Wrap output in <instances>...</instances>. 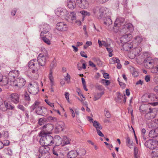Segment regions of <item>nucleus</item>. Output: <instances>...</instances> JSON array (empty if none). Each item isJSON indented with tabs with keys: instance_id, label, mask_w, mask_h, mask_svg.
Segmentation results:
<instances>
[{
	"instance_id": "nucleus-2",
	"label": "nucleus",
	"mask_w": 158,
	"mask_h": 158,
	"mask_svg": "<svg viewBox=\"0 0 158 158\" xmlns=\"http://www.w3.org/2000/svg\"><path fill=\"white\" fill-rule=\"evenodd\" d=\"M41 137L40 138V144L43 146L52 145L54 144V138L49 135V132H46L44 131H42L40 134Z\"/></svg>"
},
{
	"instance_id": "nucleus-34",
	"label": "nucleus",
	"mask_w": 158,
	"mask_h": 158,
	"mask_svg": "<svg viewBox=\"0 0 158 158\" xmlns=\"http://www.w3.org/2000/svg\"><path fill=\"white\" fill-rule=\"evenodd\" d=\"M149 96L148 94H144L141 98V100L143 102H148L149 103Z\"/></svg>"
},
{
	"instance_id": "nucleus-12",
	"label": "nucleus",
	"mask_w": 158,
	"mask_h": 158,
	"mask_svg": "<svg viewBox=\"0 0 158 158\" xmlns=\"http://www.w3.org/2000/svg\"><path fill=\"white\" fill-rule=\"evenodd\" d=\"M149 96V103L152 105L155 106L158 105V102H152V101L158 100V97L153 93L148 94Z\"/></svg>"
},
{
	"instance_id": "nucleus-7",
	"label": "nucleus",
	"mask_w": 158,
	"mask_h": 158,
	"mask_svg": "<svg viewBox=\"0 0 158 158\" xmlns=\"http://www.w3.org/2000/svg\"><path fill=\"white\" fill-rule=\"evenodd\" d=\"M134 28L132 24L130 23H127L123 26L120 31V34L123 35L127 32H131L133 31Z\"/></svg>"
},
{
	"instance_id": "nucleus-59",
	"label": "nucleus",
	"mask_w": 158,
	"mask_h": 158,
	"mask_svg": "<svg viewBox=\"0 0 158 158\" xmlns=\"http://www.w3.org/2000/svg\"><path fill=\"white\" fill-rule=\"evenodd\" d=\"M97 132L98 135L101 137H104V135L99 130H97Z\"/></svg>"
},
{
	"instance_id": "nucleus-16",
	"label": "nucleus",
	"mask_w": 158,
	"mask_h": 158,
	"mask_svg": "<svg viewBox=\"0 0 158 158\" xmlns=\"http://www.w3.org/2000/svg\"><path fill=\"white\" fill-rule=\"evenodd\" d=\"M56 29L60 31H65L67 30L68 27L67 25L63 22L58 23L56 25Z\"/></svg>"
},
{
	"instance_id": "nucleus-54",
	"label": "nucleus",
	"mask_w": 158,
	"mask_h": 158,
	"mask_svg": "<svg viewBox=\"0 0 158 158\" xmlns=\"http://www.w3.org/2000/svg\"><path fill=\"white\" fill-rule=\"evenodd\" d=\"M4 146H7L10 143V142L8 140H4L3 142H2Z\"/></svg>"
},
{
	"instance_id": "nucleus-38",
	"label": "nucleus",
	"mask_w": 158,
	"mask_h": 158,
	"mask_svg": "<svg viewBox=\"0 0 158 158\" xmlns=\"http://www.w3.org/2000/svg\"><path fill=\"white\" fill-rule=\"evenodd\" d=\"M110 62L113 64L117 63L120 62V60L117 57H113L111 59Z\"/></svg>"
},
{
	"instance_id": "nucleus-25",
	"label": "nucleus",
	"mask_w": 158,
	"mask_h": 158,
	"mask_svg": "<svg viewBox=\"0 0 158 158\" xmlns=\"http://www.w3.org/2000/svg\"><path fill=\"white\" fill-rule=\"evenodd\" d=\"M63 141L62 138L60 137L58 135H56L54 138V143H55V146H57L59 147L60 145Z\"/></svg>"
},
{
	"instance_id": "nucleus-45",
	"label": "nucleus",
	"mask_w": 158,
	"mask_h": 158,
	"mask_svg": "<svg viewBox=\"0 0 158 158\" xmlns=\"http://www.w3.org/2000/svg\"><path fill=\"white\" fill-rule=\"evenodd\" d=\"M78 155L81 156H84L86 154V151L84 149H81L79 152H78Z\"/></svg>"
},
{
	"instance_id": "nucleus-35",
	"label": "nucleus",
	"mask_w": 158,
	"mask_h": 158,
	"mask_svg": "<svg viewBox=\"0 0 158 158\" xmlns=\"http://www.w3.org/2000/svg\"><path fill=\"white\" fill-rule=\"evenodd\" d=\"M134 152L135 158H140L139 154L138 152V150L137 148H134Z\"/></svg>"
},
{
	"instance_id": "nucleus-37",
	"label": "nucleus",
	"mask_w": 158,
	"mask_h": 158,
	"mask_svg": "<svg viewBox=\"0 0 158 158\" xmlns=\"http://www.w3.org/2000/svg\"><path fill=\"white\" fill-rule=\"evenodd\" d=\"M103 94V92L97 93L96 94L94 95V101H96L99 98H100L102 96V95Z\"/></svg>"
},
{
	"instance_id": "nucleus-24",
	"label": "nucleus",
	"mask_w": 158,
	"mask_h": 158,
	"mask_svg": "<svg viewBox=\"0 0 158 158\" xmlns=\"http://www.w3.org/2000/svg\"><path fill=\"white\" fill-rule=\"evenodd\" d=\"M123 44L122 48L124 51H129L133 47V44L132 42L126 43Z\"/></svg>"
},
{
	"instance_id": "nucleus-19",
	"label": "nucleus",
	"mask_w": 158,
	"mask_h": 158,
	"mask_svg": "<svg viewBox=\"0 0 158 158\" xmlns=\"http://www.w3.org/2000/svg\"><path fill=\"white\" fill-rule=\"evenodd\" d=\"M144 63L147 68H152L154 65V60L151 57H148L145 59Z\"/></svg>"
},
{
	"instance_id": "nucleus-55",
	"label": "nucleus",
	"mask_w": 158,
	"mask_h": 158,
	"mask_svg": "<svg viewBox=\"0 0 158 158\" xmlns=\"http://www.w3.org/2000/svg\"><path fill=\"white\" fill-rule=\"evenodd\" d=\"M18 108L21 110L22 111H24L25 110V108L24 107L21 105H18L17 106Z\"/></svg>"
},
{
	"instance_id": "nucleus-22",
	"label": "nucleus",
	"mask_w": 158,
	"mask_h": 158,
	"mask_svg": "<svg viewBox=\"0 0 158 158\" xmlns=\"http://www.w3.org/2000/svg\"><path fill=\"white\" fill-rule=\"evenodd\" d=\"M47 109L44 107L40 106L37 108L35 110L36 114L39 115L44 116L46 114Z\"/></svg>"
},
{
	"instance_id": "nucleus-57",
	"label": "nucleus",
	"mask_w": 158,
	"mask_h": 158,
	"mask_svg": "<svg viewBox=\"0 0 158 158\" xmlns=\"http://www.w3.org/2000/svg\"><path fill=\"white\" fill-rule=\"evenodd\" d=\"M44 122L43 118H41L39 119L38 123L40 125H42Z\"/></svg>"
},
{
	"instance_id": "nucleus-49",
	"label": "nucleus",
	"mask_w": 158,
	"mask_h": 158,
	"mask_svg": "<svg viewBox=\"0 0 158 158\" xmlns=\"http://www.w3.org/2000/svg\"><path fill=\"white\" fill-rule=\"evenodd\" d=\"M80 13L83 15L85 16H89L90 14L89 12L85 11V10H82L81 11Z\"/></svg>"
},
{
	"instance_id": "nucleus-11",
	"label": "nucleus",
	"mask_w": 158,
	"mask_h": 158,
	"mask_svg": "<svg viewBox=\"0 0 158 158\" xmlns=\"http://www.w3.org/2000/svg\"><path fill=\"white\" fill-rule=\"evenodd\" d=\"M28 90L30 93L36 94L38 93L39 89L38 86L35 84L30 83L28 86Z\"/></svg>"
},
{
	"instance_id": "nucleus-53",
	"label": "nucleus",
	"mask_w": 158,
	"mask_h": 158,
	"mask_svg": "<svg viewBox=\"0 0 158 158\" xmlns=\"http://www.w3.org/2000/svg\"><path fill=\"white\" fill-rule=\"evenodd\" d=\"M45 101L46 102V103L49 106H50L51 107H52L54 106V103H51L49 101H48L47 99H45Z\"/></svg>"
},
{
	"instance_id": "nucleus-36",
	"label": "nucleus",
	"mask_w": 158,
	"mask_h": 158,
	"mask_svg": "<svg viewBox=\"0 0 158 158\" xmlns=\"http://www.w3.org/2000/svg\"><path fill=\"white\" fill-rule=\"evenodd\" d=\"M40 102L35 101L34 103L31 106V108L32 110H34L35 109H36L37 108L39 107Z\"/></svg>"
},
{
	"instance_id": "nucleus-6",
	"label": "nucleus",
	"mask_w": 158,
	"mask_h": 158,
	"mask_svg": "<svg viewBox=\"0 0 158 158\" xmlns=\"http://www.w3.org/2000/svg\"><path fill=\"white\" fill-rule=\"evenodd\" d=\"M49 148L48 146H42L39 149V158H50Z\"/></svg>"
},
{
	"instance_id": "nucleus-14",
	"label": "nucleus",
	"mask_w": 158,
	"mask_h": 158,
	"mask_svg": "<svg viewBox=\"0 0 158 158\" xmlns=\"http://www.w3.org/2000/svg\"><path fill=\"white\" fill-rule=\"evenodd\" d=\"M124 21V19L123 18H117L114 23V27H113V30L116 32L118 31V29H116L115 27H120L122 24L123 23Z\"/></svg>"
},
{
	"instance_id": "nucleus-61",
	"label": "nucleus",
	"mask_w": 158,
	"mask_h": 158,
	"mask_svg": "<svg viewBox=\"0 0 158 158\" xmlns=\"http://www.w3.org/2000/svg\"><path fill=\"white\" fill-rule=\"evenodd\" d=\"M80 55L81 56L85 57L87 58V56L86 54H85V53L84 51H81L80 52Z\"/></svg>"
},
{
	"instance_id": "nucleus-44",
	"label": "nucleus",
	"mask_w": 158,
	"mask_h": 158,
	"mask_svg": "<svg viewBox=\"0 0 158 158\" xmlns=\"http://www.w3.org/2000/svg\"><path fill=\"white\" fill-rule=\"evenodd\" d=\"M141 51V48L140 47H138L134 49L135 54H138Z\"/></svg>"
},
{
	"instance_id": "nucleus-47",
	"label": "nucleus",
	"mask_w": 158,
	"mask_h": 158,
	"mask_svg": "<svg viewBox=\"0 0 158 158\" xmlns=\"http://www.w3.org/2000/svg\"><path fill=\"white\" fill-rule=\"evenodd\" d=\"M104 111L106 117L107 118H110V114L108 110L106 108H105Z\"/></svg>"
},
{
	"instance_id": "nucleus-31",
	"label": "nucleus",
	"mask_w": 158,
	"mask_h": 158,
	"mask_svg": "<svg viewBox=\"0 0 158 158\" xmlns=\"http://www.w3.org/2000/svg\"><path fill=\"white\" fill-rule=\"evenodd\" d=\"M93 126L97 130L99 129L101 130L102 128V127L101 125L96 121L94 122Z\"/></svg>"
},
{
	"instance_id": "nucleus-13",
	"label": "nucleus",
	"mask_w": 158,
	"mask_h": 158,
	"mask_svg": "<svg viewBox=\"0 0 158 158\" xmlns=\"http://www.w3.org/2000/svg\"><path fill=\"white\" fill-rule=\"evenodd\" d=\"M157 141L153 139H149L146 141L145 145L150 149H153L156 146Z\"/></svg>"
},
{
	"instance_id": "nucleus-15",
	"label": "nucleus",
	"mask_w": 158,
	"mask_h": 158,
	"mask_svg": "<svg viewBox=\"0 0 158 158\" xmlns=\"http://www.w3.org/2000/svg\"><path fill=\"white\" fill-rule=\"evenodd\" d=\"M10 99L11 102L15 104H18L19 102V97L16 93L11 94L10 96Z\"/></svg>"
},
{
	"instance_id": "nucleus-60",
	"label": "nucleus",
	"mask_w": 158,
	"mask_h": 158,
	"mask_svg": "<svg viewBox=\"0 0 158 158\" xmlns=\"http://www.w3.org/2000/svg\"><path fill=\"white\" fill-rule=\"evenodd\" d=\"M145 80L147 82H148L150 81V76L149 75H147L145 76Z\"/></svg>"
},
{
	"instance_id": "nucleus-3",
	"label": "nucleus",
	"mask_w": 158,
	"mask_h": 158,
	"mask_svg": "<svg viewBox=\"0 0 158 158\" xmlns=\"http://www.w3.org/2000/svg\"><path fill=\"white\" fill-rule=\"evenodd\" d=\"M28 66L29 68L31 70V72L33 74H35L36 78H37L38 76V71L40 69V66L38 64L37 60L36 59L31 60L28 63Z\"/></svg>"
},
{
	"instance_id": "nucleus-42",
	"label": "nucleus",
	"mask_w": 158,
	"mask_h": 158,
	"mask_svg": "<svg viewBox=\"0 0 158 158\" xmlns=\"http://www.w3.org/2000/svg\"><path fill=\"white\" fill-rule=\"evenodd\" d=\"M71 139L68 138L66 136H65L64 138V143L66 144H68L70 143Z\"/></svg>"
},
{
	"instance_id": "nucleus-48",
	"label": "nucleus",
	"mask_w": 158,
	"mask_h": 158,
	"mask_svg": "<svg viewBox=\"0 0 158 158\" xmlns=\"http://www.w3.org/2000/svg\"><path fill=\"white\" fill-rule=\"evenodd\" d=\"M48 119L51 122H55L56 121V118L54 117L49 116L48 117Z\"/></svg>"
},
{
	"instance_id": "nucleus-46",
	"label": "nucleus",
	"mask_w": 158,
	"mask_h": 158,
	"mask_svg": "<svg viewBox=\"0 0 158 158\" xmlns=\"http://www.w3.org/2000/svg\"><path fill=\"white\" fill-rule=\"evenodd\" d=\"M56 60H53L51 62L50 65V69H53L56 66Z\"/></svg>"
},
{
	"instance_id": "nucleus-33",
	"label": "nucleus",
	"mask_w": 158,
	"mask_h": 158,
	"mask_svg": "<svg viewBox=\"0 0 158 158\" xmlns=\"http://www.w3.org/2000/svg\"><path fill=\"white\" fill-rule=\"evenodd\" d=\"M39 27L40 28V29L42 28L44 30H50V26L46 23H44L43 25H40Z\"/></svg>"
},
{
	"instance_id": "nucleus-63",
	"label": "nucleus",
	"mask_w": 158,
	"mask_h": 158,
	"mask_svg": "<svg viewBox=\"0 0 158 158\" xmlns=\"http://www.w3.org/2000/svg\"><path fill=\"white\" fill-rule=\"evenodd\" d=\"M49 30H45L42 31L40 33V36L42 37L43 35V34H46L47 33L49 32Z\"/></svg>"
},
{
	"instance_id": "nucleus-58",
	"label": "nucleus",
	"mask_w": 158,
	"mask_h": 158,
	"mask_svg": "<svg viewBox=\"0 0 158 158\" xmlns=\"http://www.w3.org/2000/svg\"><path fill=\"white\" fill-rule=\"evenodd\" d=\"M106 48L108 52L112 53L113 52V49L112 48L110 47V45L107 46V47Z\"/></svg>"
},
{
	"instance_id": "nucleus-32",
	"label": "nucleus",
	"mask_w": 158,
	"mask_h": 158,
	"mask_svg": "<svg viewBox=\"0 0 158 158\" xmlns=\"http://www.w3.org/2000/svg\"><path fill=\"white\" fill-rule=\"evenodd\" d=\"M125 139L127 146L130 148H131V146H132V145L133 141L131 140L128 136H127Z\"/></svg>"
},
{
	"instance_id": "nucleus-40",
	"label": "nucleus",
	"mask_w": 158,
	"mask_h": 158,
	"mask_svg": "<svg viewBox=\"0 0 158 158\" xmlns=\"http://www.w3.org/2000/svg\"><path fill=\"white\" fill-rule=\"evenodd\" d=\"M70 17L72 20H75L76 19V14L74 12H71L70 15L69 17Z\"/></svg>"
},
{
	"instance_id": "nucleus-18",
	"label": "nucleus",
	"mask_w": 158,
	"mask_h": 158,
	"mask_svg": "<svg viewBox=\"0 0 158 158\" xmlns=\"http://www.w3.org/2000/svg\"><path fill=\"white\" fill-rule=\"evenodd\" d=\"M76 3L79 7L82 9L87 8L89 5L88 2L86 0H76Z\"/></svg>"
},
{
	"instance_id": "nucleus-17",
	"label": "nucleus",
	"mask_w": 158,
	"mask_h": 158,
	"mask_svg": "<svg viewBox=\"0 0 158 158\" xmlns=\"http://www.w3.org/2000/svg\"><path fill=\"white\" fill-rule=\"evenodd\" d=\"M149 136L151 138H155L154 140L157 141L158 144V129H154L150 131L149 133Z\"/></svg>"
},
{
	"instance_id": "nucleus-28",
	"label": "nucleus",
	"mask_w": 158,
	"mask_h": 158,
	"mask_svg": "<svg viewBox=\"0 0 158 158\" xmlns=\"http://www.w3.org/2000/svg\"><path fill=\"white\" fill-rule=\"evenodd\" d=\"M64 124L63 122L60 123L56 125V129L58 131H62L64 128Z\"/></svg>"
},
{
	"instance_id": "nucleus-23",
	"label": "nucleus",
	"mask_w": 158,
	"mask_h": 158,
	"mask_svg": "<svg viewBox=\"0 0 158 158\" xmlns=\"http://www.w3.org/2000/svg\"><path fill=\"white\" fill-rule=\"evenodd\" d=\"M42 40L44 42L48 44H51L50 40H51L52 36L51 34L48 33L47 35H45L42 37H41Z\"/></svg>"
},
{
	"instance_id": "nucleus-64",
	"label": "nucleus",
	"mask_w": 158,
	"mask_h": 158,
	"mask_svg": "<svg viewBox=\"0 0 158 158\" xmlns=\"http://www.w3.org/2000/svg\"><path fill=\"white\" fill-rule=\"evenodd\" d=\"M9 75L10 76L12 77L13 78H15L16 77V76L15 74H13V72L12 71H10L9 74Z\"/></svg>"
},
{
	"instance_id": "nucleus-10",
	"label": "nucleus",
	"mask_w": 158,
	"mask_h": 158,
	"mask_svg": "<svg viewBox=\"0 0 158 158\" xmlns=\"http://www.w3.org/2000/svg\"><path fill=\"white\" fill-rule=\"evenodd\" d=\"M52 152L54 158H64V156L61 153L60 148L59 147L54 146L52 149Z\"/></svg>"
},
{
	"instance_id": "nucleus-21",
	"label": "nucleus",
	"mask_w": 158,
	"mask_h": 158,
	"mask_svg": "<svg viewBox=\"0 0 158 158\" xmlns=\"http://www.w3.org/2000/svg\"><path fill=\"white\" fill-rule=\"evenodd\" d=\"M132 37V35L128 33L126 35H123L120 38V41L122 44L127 43L130 40Z\"/></svg>"
},
{
	"instance_id": "nucleus-9",
	"label": "nucleus",
	"mask_w": 158,
	"mask_h": 158,
	"mask_svg": "<svg viewBox=\"0 0 158 158\" xmlns=\"http://www.w3.org/2000/svg\"><path fill=\"white\" fill-rule=\"evenodd\" d=\"M11 84L13 86H17L20 88L23 87L26 83V81L23 78L19 77L14 80Z\"/></svg>"
},
{
	"instance_id": "nucleus-4",
	"label": "nucleus",
	"mask_w": 158,
	"mask_h": 158,
	"mask_svg": "<svg viewBox=\"0 0 158 158\" xmlns=\"http://www.w3.org/2000/svg\"><path fill=\"white\" fill-rule=\"evenodd\" d=\"M106 8L104 7L99 8L98 7H96L93 9V12L98 19H101L103 17H105L106 15Z\"/></svg>"
},
{
	"instance_id": "nucleus-30",
	"label": "nucleus",
	"mask_w": 158,
	"mask_h": 158,
	"mask_svg": "<svg viewBox=\"0 0 158 158\" xmlns=\"http://www.w3.org/2000/svg\"><path fill=\"white\" fill-rule=\"evenodd\" d=\"M152 152L153 156L152 158H158V148L155 147Z\"/></svg>"
},
{
	"instance_id": "nucleus-39",
	"label": "nucleus",
	"mask_w": 158,
	"mask_h": 158,
	"mask_svg": "<svg viewBox=\"0 0 158 158\" xmlns=\"http://www.w3.org/2000/svg\"><path fill=\"white\" fill-rule=\"evenodd\" d=\"M131 69L133 76L134 77H137L138 75V72L134 69V68L132 67Z\"/></svg>"
},
{
	"instance_id": "nucleus-27",
	"label": "nucleus",
	"mask_w": 158,
	"mask_h": 158,
	"mask_svg": "<svg viewBox=\"0 0 158 158\" xmlns=\"http://www.w3.org/2000/svg\"><path fill=\"white\" fill-rule=\"evenodd\" d=\"M78 155V152L75 150H72L68 153V158H75Z\"/></svg>"
},
{
	"instance_id": "nucleus-1",
	"label": "nucleus",
	"mask_w": 158,
	"mask_h": 158,
	"mask_svg": "<svg viewBox=\"0 0 158 158\" xmlns=\"http://www.w3.org/2000/svg\"><path fill=\"white\" fill-rule=\"evenodd\" d=\"M140 112L145 113V118L147 119L154 118L158 112L157 108H151L147 105H142L139 107Z\"/></svg>"
},
{
	"instance_id": "nucleus-8",
	"label": "nucleus",
	"mask_w": 158,
	"mask_h": 158,
	"mask_svg": "<svg viewBox=\"0 0 158 158\" xmlns=\"http://www.w3.org/2000/svg\"><path fill=\"white\" fill-rule=\"evenodd\" d=\"M48 57V56L46 54L40 53L39 55L37 61L40 66L45 65Z\"/></svg>"
},
{
	"instance_id": "nucleus-52",
	"label": "nucleus",
	"mask_w": 158,
	"mask_h": 158,
	"mask_svg": "<svg viewBox=\"0 0 158 158\" xmlns=\"http://www.w3.org/2000/svg\"><path fill=\"white\" fill-rule=\"evenodd\" d=\"M25 100L27 102H29L30 101V98L29 94H26L24 95Z\"/></svg>"
},
{
	"instance_id": "nucleus-62",
	"label": "nucleus",
	"mask_w": 158,
	"mask_h": 158,
	"mask_svg": "<svg viewBox=\"0 0 158 158\" xmlns=\"http://www.w3.org/2000/svg\"><path fill=\"white\" fill-rule=\"evenodd\" d=\"M108 1L109 0H97V2L101 4L104 3Z\"/></svg>"
},
{
	"instance_id": "nucleus-51",
	"label": "nucleus",
	"mask_w": 158,
	"mask_h": 158,
	"mask_svg": "<svg viewBox=\"0 0 158 158\" xmlns=\"http://www.w3.org/2000/svg\"><path fill=\"white\" fill-rule=\"evenodd\" d=\"M6 81H6L5 82L4 81V79L3 78V76L0 73V82L2 81L4 83V85H5L7 84V83Z\"/></svg>"
},
{
	"instance_id": "nucleus-29",
	"label": "nucleus",
	"mask_w": 158,
	"mask_h": 158,
	"mask_svg": "<svg viewBox=\"0 0 158 158\" xmlns=\"http://www.w3.org/2000/svg\"><path fill=\"white\" fill-rule=\"evenodd\" d=\"M52 125L51 124H47L44 125L43 127V129L44 130L45 129V130L47 131H48L49 133L50 131H51L52 129V128H51L52 127Z\"/></svg>"
},
{
	"instance_id": "nucleus-43",
	"label": "nucleus",
	"mask_w": 158,
	"mask_h": 158,
	"mask_svg": "<svg viewBox=\"0 0 158 158\" xmlns=\"http://www.w3.org/2000/svg\"><path fill=\"white\" fill-rule=\"evenodd\" d=\"M151 72L152 73H158V65L156 67L152 68L151 69Z\"/></svg>"
},
{
	"instance_id": "nucleus-50",
	"label": "nucleus",
	"mask_w": 158,
	"mask_h": 158,
	"mask_svg": "<svg viewBox=\"0 0 158 158\" xmlns=\"http://www.w3.org/2000/svg\"><path fill=\"white\" fill-rule=\"evenodd\" d=\"M65 81H66L68 83H69L70 81V76L68 74V73H67V76L64 79Z\"/></svg>"
},
{
	"instance_id": "nucleus-26",
	"label": "nucleus",
	"mask_w": 158,
	"mask_h": 158,
	"mask_svg": "<svg viewBox=\"0 0 158 158\" xmlns=\"http://www.w3.org/2000/svg\"><path fill=\"white\" fill-rule=\"evenodd\" d=\"M67 4L68 7L71 9H73L76 6L74 0H67Z\"/></svg>"
},
{
	"instance_id": "nucleus-20",
	"label": "nucleus",
	"mask_w": 158,
	"mask_h": 158,
	"mask_svg": "<svg viewBox=\"0 0 158 158\" xmlns=\"http://www.w3.org/2000/svg\"><path fill=\"white\" fill-rule=\"evenodd\" d=\"M104 18V23L108 26V28H107L108 30L110 31L113 30V28H112L111 26H110L112 23V21L110 17V16L107 17V15H106L105 17Z\"/></svg>"
},
{
	"instance_id": "nucleus-41",
	"label": "nucleus",
	"mask_w": 158,
	"mask_h": 158,
	"mask_svg": "<svg viewBox=\"0 0 158 158\" xmlns=\"http://www.w3.org/2000/svg\"><path fill=\"white\" fill-rule=\"evenodd\" d=\"M135 42H137L138 44H140L143 40L142 38L139 36L135 37Z\"/></svg>"
},
{
	"instance_id": "nucleus-56",
	"label": "nucleus",
	"mask_w": 158,
	"mask_h": 158,
	"mask_svg": "<svg viewBox=\"0 0 158 158\" xmlns=\"http://www.w3.org/2000/svg\"><path fill=\"white\" fill-rule=\"evenodd\" d=\"M65 97L66 99L67 100L68 102H69V94L68 92H65L64 94Z\"/></svg>"
},
{
	"instance_id": "nucleus-5",
	"label": "nucleus",
	"mask_w": 158,
	"mask_h": 158,
	"mask_svg": "<svg viewBox=\"0 0 158 158\" xmlns=\"http://www.w3.org/2000/svg\"><path fill=\"white\" fill-rule=\"evenodd\" d=\"M56 14L63 20L69 21L70 19V14L66 9L61 8H57L56 11Z\"/></svg>"
}]
</instances>
